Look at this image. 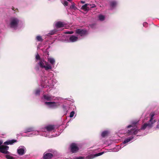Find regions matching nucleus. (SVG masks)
I'll return each mask as SVG.
<instances>
[{
  "mask_svg": "<svg viewBox=\"0 0 159 159\" xmlns=\"http://www.w3.org/2000/svg\"><path fill=\"white\" fill-rule=\"evenodd\" d=\"M17 152L20 155L24 154L26 151L25 148L23 146H21L19 147L17 149Z\"/></svg>",
  "mask_w": 159,
  "mask_h": 159,
  "instance_id": "nucleus-8",
  "label": "nucleus"
},
{
  "mask_svg": "<svg viewBox=\"0 0 159 159\" xmlns=\"http://www.w3.org/2000/svg\"><path fill=\"white\" fill-rule=\"evenodd\" d=\"M39 134V132L38 131H33L32 133H30L28 136L29 137L32 136L34 135H38Z\"/></svg>",
  "mask_w": 159,
  "mask_h": 159,
  "instance_id": "nucleus-21",
  "label": "nucleus"
},
{
  "mask_svg": "<svg viewBox=\"0 0 159 159\" xmlns=\"http://www.w3.org/2000/svg\"><path fill=\"white\" fill-rule=\"evenodd\" d=\"M109 133V131L108 130L104 131L102 133L101 136L102 137H105L108 135Z\"/></svg>",
  "mask_w": 159,
  "mask_h": 159,
  "instance_id": "nucleus-18",
  "label": "nucleus"
},
{
  "mask_svg": "<svg viewBox=\"0 0 159 159\" xmlns=\"http://www.w3.org/2000/svg\"><path fill=\"white\" fill-rule=\"evenodd\" d=\"M143 25L144 27H146L148 25V24L147 23L145 22L143 23Z\"/></svg>",
  "mask_w": 159,
  "mask_h": 159,
  "instance_id": "nucleus-38",
  "label": "nucleus"
},
{
  "mask_svg": "<svg viewBox=\"0 0 159 159\" xmlns=\"http://www.w3.org/2000/svg\"><path fill=\"white\" fill-rule=\"evenodd\" d=\"M68 1L71 2L73 0H67Z\"/></svg>",
  "mask_w": 159,
  "mask_h": 159,
  "instance_id": "nucleus-41",
  "label": "nucleus"
},
{
  "mask_svg": "<svg viewBox=\"0 0 159 159\" xmlns=\"http://www.w3.org/2000/svg\"><path fill=\"white\" fill-rule=\"evenodd\" d=\"M71 5L70 6V8L72 9L75 10L77 8L75 6V4L74 2H71Z\"/></svg>",
  "mask_w": 159,
  "mask_h": 159,
  "instance_id": "nucleus-23",
  "label": "nucleus"
},
{
  "mask_svg": "<svg viewBox=\"0 0 159 159\" xmlns=\"http://www.w3.org/2000/svg\"><path fill=\"white\" fill-rule=\"evenodd\" d=\"M16 141L15 140H9L7 141L4 143V144L5 145H11L13 143L16 142Z\"/></svg>",
  "mask_w": 159,
  "mask_h": 159,
  "instance_id": "nucleus-15",
  "label": "nucleus"
},
{
  "mask_svg": "<svg viewBox=\"0 0 159 159\" xmlns=\"http://www.w3.org/2000/svg\"><path fill=\"white\" fill-rule=\"evenodd\" d=\"M43 87H44V88L45 87H44V86H43Z\"/></svg>",
  "mask_w": 159,
  "mask_h": 159,
  "instance_id": "nucleus-42",
  "label": "nucleus"
},
{
  "mask_svg": "<svg viewBox=\"0 0 159 159\" xmlns=\"http://www.w3.org/2000/svg\"><path fill=\"white\" fill-rule=\"evenodd\" d=\"M85 158L83 157H76L74 159H84Z\"/></svg>",
  "mask_w": 159,
  "mask_h": 159,
  "instance_id": "nucleus-33",
  "label": "nucleus"
},
{
  "mask_svg": "<svg viewBox=\"0 0 159 159\" xmlns=\"http://www.w3.org/2000/svg\"><path fill=\"white\" fill-rule=\"evenodd\" d=\"M56 30H52L51 31L49 34H50L51 35H53V34L56 32Z\"/></svg>",
  "mask_w": 159,
  "mask_h": 159,
  "instance_id": "nucleus-29",
  "label": "nucleus"
},
{
  "mask_svg": "<svg viewBox=\"0 0 159 159\" xmlns=\"http://www.w3.org/2000/svg\"><path fill=\"white\" fill-rule=\"evenodd\" d=\"M2 141H0V152L4 154H8L9 152L8 151L9 147L4 145H2Z\"/></svg>",
  "mask_w": 159,
  "mask_h": 159,
  "instance_id": "nucleus-4",
  "label": "nucleus"
},
{
  "mask_svg": "<svg viewBox=\"0 0 159 159\" xmlns=\"http://www.w3.org/2000/svg\"><path fill=\"white\" fill-rule=\"evenodd\" d=\"M40 92V91L39 89H37L36 91V92H35V94L36 95L39 94Z\"/></svg>",
  "mask_w": 159,
  "mask_h": 159,
  "instance_id": "nucleus-34",
  "label": "nucleus"
},
{
  "mask_svg": "<svg viewBox=\"0 0 159 159\" xmlns=\"http://www.w3.org/2000/svg\"><path fill=\"white\" fill-rule=\"evenodd\" d=\"M73 33V32L72 31H67L65 32L66 34H72Z\"/></svg>",
  "mask_w": 159,
  "mask_h": 159,
  "instance_id": "nucleus-37",
  "label": "nucleus"
},
{
  "mask_svg": "<svg viewBox=\"0 0 159 159\" xmlns=\"http://www.w3.org/2000/svg\"><path fill=\"white\" fill-rule=\"evenodd\" d=\"M60 28L61 27H65V25L62 22H60Z\"/></svg>",
  "mask_w": 159,
  "mask_h": 159,
  "instance_id": "nucleus-31",
  "label": "nucleus"
},
{
  "mask_svg": "<svg viewBox=\"0 0 159 159\" xmlns=\"http://www.w3.org/2000/svg\"><path fill=\"white\" fill-rule=\"evenodd\" d=\"M5 157L7 159H14L13 157L9 155H6Z\"/></svg>",
  "mask_w": 159,
  "mask_h": 159,
  "instance_id": "nucleus-25",
  "label": "nucleus"
},
{
  "mask_svg": "<svg viewBox=\"0 0 159 159\" xmlns=\"http://www.w3.org/2000/svg\"><path fill=\"white\" fill-rule=\"evenodd\" d=\"M55 26L56 28H59L60 27V21H58L55 24Z\"/></svg>",
  "mask_w": 159,
  "mask_h": 159,
  "instance_id": "nucleus-26",
  "label": "nucleus"
},
{
  "mask_svg": "<svg viewBox=\"0 0 159 159\" xmlns=\"http://www.w3.org/2000/svg\"><path fill=\"white\" fill-rule=\"evenodd\" d=\"M89 6H91V8H93L96 7V5L94 4H89Z\"/></svg>",
  "mask_w": 159,
  "mask_h": 159,
  "instance_id": "nucleus-35",
  "label": "nucleus"
},
{
  "mask_svg": "<svg viewBox=\"0 0 159 159\" xmlns=\"http://www.w3.org/2000/svg\"><path fill=\"white\" fill-rule=\"evenodd\" d=\"M45 104L48 107L50 108H55L59 105V102H45Z\"/></svg>",
  "mask_w": 159,
  "mask_h": 159,
  "instance_id": "nucleus-5",
  "label": "nucleus"
},
{
  "mask_svg": "<svg viewBox=\"0 0 159 159\" xmlns=\"http://www.w3.org/2000/svg\"><path fill=\"white\" fill-rule=\"evenodd\" d=\"M156 128H157V129H159V124H158L157 125V126H156Z\"/></svg>",
  "mask_w": 159,
  "mask_h": 159,
  "instance_id": "nucleus-40",
  "label": "nucleus"
},
{
  "mask_svg": "<svg viewBox=\"0 0 159 159\" xmlns=\"http://www.w3.org/2000/svg\"><path fill=\"white\" fill-rule=\"evenodd\" d=\"M48 61L50 64L45 61L44 59H42L39 61L38 64L40 67L42 69H44L46 70H50L52 69V65H53L55 64V61L53 58L51 57L48 58Z\"/></svg>",
  "mask_w": 159,
  "mask_h": 159,
  "instance_id": "nucleus-2",
  "label": "nucleus"
},
{
  "mask_svg": "<svg viewBox=\"0 0 159 159\" xmlns=\"http://www.w3.org/2000/svg\"><path fill=\"white\" fill-rule=\"evenodd\" d=\"M103 153L104 152H101L95 154H90L88 156L86 157V158L87 159H92L96 157L102 155Z\"/></svg>",
  "mask_w": 159,
  "mask_h": 159,
  "instance_id": "nucleus-10",
  "label": "nucleus"
},
{
  "mask_svg": "<svg viewBox=\"0 0 159 159\" xmlns=\"http://www.w3.org/2000/svg\"><path fill=\"white\" fill-rule=\"evenodd\" d=\"M154 113H151L150 115V117L148 118V121L142 125L140 129H139L137 127L139 121L135 120L132 121L131 124L126 127L127 129H128L127 131L125 130L126 129L120 130L119 131V133L125 134L126 133L128 135H135L140 131L141 130H144L146 128H151L153 126V125L156 122L154 117Z\"/></svg>",
  "mask_w": 159,
  "mask_h": 159,
  "instance_id": "nucleus-1",
  "label": "nucleus"
},
{
  "mask_svg": "<svg viewBox=\"0 0 159 159\" xmlns=\"http://www.w3.org/2000/svg\"><path fill=\"white\" fill-rule=\"evenodd\" d=\"M81 2L82 3H83V4H84L85 3V2L84 1H81Z\"/></svg>",
  "mask_w": 159,
  "mask_h": 159,
  "instance_id": "nucleus-39",
  "label": "nucleus"
},
{
  "mask_svg": "<svg viewBox=\"0 0 159 159\" xmlns=\"http://www.w3.org/2000/svg\"><path fill=\"white\" fill-rule=\"evenodd\" d=\"M70 152L72 153H76L79 150L77 144L75 143H72L70 144Z\"/></svg>",
  "mask_w": 159,
  "mask_h": 159,
  "instance_id": "nucleus-6",
  "label": "nucleus"
},
{
  "mask_svg": "<svg viewBox=\"0 0 159 159\" xmlns=\"http://www.w3.org/2000/svg\"><path fill=\"white\" fill-rule=\"evenodd\" d=\"M36 40L38 41H42L43 39L42 37L40 36H38L36 38Z\"/></svg>",
  "mask_w": 159,
  "mask_h": 159,
  "instance_id": "nucleus-24",
  "label": "nucleus"
},
{
  "mask_svg": "<svg viewBox=\"0 0 159 159\" xmlns=\"http://www.w3.org/2000/svg\"><path fill=\"white\" fill-rule=\"evenodd\" d=\"M134 138V137L131 136L128 138L126 139L121 144V146H122L123 145L125 144V145L123 146L122 147H123L124 146H125L126 144H127L128 143L131 141Z\"/></svg>",
  "mask_w": 159,
  "mask_h": 159,
  "instance_id": "nucleus-11",
  "label": "nucleus"
},
{
  "mask_svg": "<svg viewBox=\"0 0 159 159\" xmlns=\"http://www.w3.org/2000/svg\"><path fill=\"white\" fill-rule=\"evenodd\" d=\"M35 58H36V60H40V61H40V60L41 59H40V56H39V55L37 54L36 56V57H35Z\"/></svg>",
  "mask_w": 159,
  "mask_h": 159,
  "instance_id": "nucleus-28",
  "label": "nucleus"
},
{
  "mask_svg": "<svg viewBox=\"0 0 159 159\" xmlns=\"http://www.w3.org/2000/svg\"><path fill=\"white\" fill-rule=\"evenodd\" d=\"M52 99V96L47 95H44L43 97L42 98V99L43 100H47L50 101Z\"/></svg>",
  "mask_w": 159,
  "mask_h": 159,
  "instance_id": "nucleus-14",
  "label": "nucleus"
},
{
  "mask_svg": "<svg viewBox=\"0 0 159 159\" xmlns=\"http://www.w3.org/2000/svg\"><path fill=\"white\" fill-rule=\"evenodd\" d=\"M89 5V4H86L82 7L81 9L85 11H88L89 10V8L88 6Z\"/></svg>",
  "mask_w": 159,
  "mask_h": 159,
  "instance_id": "nucleus-16",
  "label": "nucleus"
},
{
  "mask_svg": "<svg viewBox=\"0 0 159 159\" xmlns=\"http://www.w3.org/2000/svg\"><path fill=\"white\" fill-rule=\"evenodd\" d=\"M74 114H75L74 111H71L70 113V116H69L70 117V118L74 116Z\"/></svg>",
  "mask_w": 159,
  "mask_h": 159,
  "instance_id": "nucleus-27",
  "label": "nucleus"
},
{
  "mask_svg": "<svg viewBox=\"0 0 159 159\" xmlns=\"http://www.w3.org/2000/svg\"><path fill=\"white\" fill-rule=\"evenodd\" d=\"M98 18L100 20L102 21L104 20L105 17L104 16L100 14L98 16Z\"/></svg>",
  "mask_w": 159,
  "mask_h": 159,
  "instance_id": "nucleus-22",
  "label": "nucleus"
},
{
  "mask_svg": "<svg viewBox=\"0 0 159 159\" xmlns=\"http://www.w3.org/2000/svg\"><path fill=\"white\" fill-rule=\"evenodd\" d=\"M62 3L65 6H67L68 5V2L66 1H64L62 2Z\"/></svg>",
  "mask_w": 159,
  "mask_h": 159,
  "instance_id": "nucleus-30",
  "label": "nucleus"
},
{
  "mask_svg": "<svg viewBox=\"0 0 159 159\" xmlns=\"http://www.w3.org/2000/svg\"><path fill=\"white\" fill-rule=\"evenodd\" d=\"M55 128V126L54 125H49L46 126L43 130L45 132H47V131L50 132L54 129Z\"/></svg>",
  "mask_w": 159,
  "mask_h": 159,
  "instance_id": "nucleus-9",
  "label": "nucleus"
},
{
  "mask_svg": "<svg viewBox=\"0 0 159 159\" xmlns=\"http://www.w3.org/2000/svg\"><path fill=\"white\" fill-rule=\"evenodd\" d=\"M120 147L119 146H117L115 148L112 149H111V151L113 152H116L118 151L120 149Z\"/></svg>",
  "mask_w": 159,
  "mask_h": 159,
  "instance_id": "nucleus-20",
  "label": "nucleus"
},
{
  "mask_svg": "<svg viewBox=\"0 0 159 159\" xmlns=\"http://www.w3.org/2000/svg\"><path fill=\"white\" fill-rule=\"evenodd\" d=\"M117 3L115 1H111L110 2L111 7L112 8L115 7L117 5Z\"/></svg>",
  "mask_w": 159,
  "mask_h": 159,
  "instance_id": "nucleus-17",
  "label": "nucleus"
},
{
  "mask_svg": "<svg viewBox=\"0 0 159 159\" xmlns=\"http://www.w3.org/2000/svg\"><path fill=\"white\" fill-rule=\"evenodd\" d=\"M62 108L64 110V111L66 112L67 111V109L66 107L63 106L62 107Z\"/></svg>",
  "mask_w": 159,
  "mask_h": 159,
  "instance_id": "nucleus-32",
  "label": "nucleus"
},
{
  "mask_svg": "<svg viewBox=\"0 0 159 159\" xmlns=\"http://www.w3.org/2000/svg\"><path fill=\"white\" fill-rule=\"evenodd\" d=\"M53 157V155L51 153H46L43 154V159H51Z\"/></svg>",
  "mask_w": 159,
  "mask_h": 159,
  "instance_id": "nucleus-12",
  "label": "nucleus"
},
{
  "mask_svg": "<svg viewBox=\"0 0 159 159\" xmlns=\"http://www.w3.org/2000/svg\"><path fill=\"white\" fill-rule=\"evenodd\" d=\"M76 33L77 34V36L80 35L81 36H83L87 35L88 31L85 30L78 29L76 30Z\"/></svg>",
  "mask_w": 159,
  "mask_h": 159,
  "instance_id": "nucleus-7",
  "label": "nucleus"
},
{
  "mask_svg": "<svg viewBox=\"0 0 159 159\" xmlns=\"http://www.w3.org/2000/svg\"><path fill=\"white\" fill-rule=\"evenodd\" d=\"M34 128L33 127H30L26 128L25 131V132L26 133L28 132H30L34 131Z\"/></svg>",
  "mask_w": 159,
  "mask_h": 159,
  "instance_id": "nucleus-19",
  "label": "nucleus"
},
{
  "mask_svg": "<svg viewBox=\"0 0 159 159\" xmlns=\"http://www.w3.org/2000/svg\"><path fill=\"white\" fill-rule=\"evenodd\" d=\"M58 135H59V134H58V135H55V136H53V135H52V136H50V135H47L46 134V135H45V136H46V137H56V136H58Z\"/></svg>",
  "mask_w": 159,
  "mask_h": 159,
  "instance_id": "nucleus-36",
  "label": "nucleus"
},
{
  "mask_svg": "<svg viewBox=\"0 0 159 159\" xmlns=\"http://www.w3.org/2000/svg\"><path fill=\"white\" fill-rule=\"evenodd\" d=\"M19 20L16 18L13 17L11 19L10 25V27L15 29L17 26Z\"/></svg>",
  "mask_w": 159,
  "mask_h": 159,
  "instance_id": "nucleus-3",
  "label": "nucleus"
},
{
  "mask_svg": "<svg viewBox=\"0 0 159 159\" xmlns=\"http://www.w3.org/2000/svg\"><path fill=\"white\" fill-rule=\"evenodd\" d=\"M78 36L74 35H71L69 38V41L71 42H74L78 40Z\"/></svg>",
  "mask_w": 159,
  "mask_h": 159,
  "instance_id": "nucleus-13",
  "label": "nucleus"
}]
</instances>
